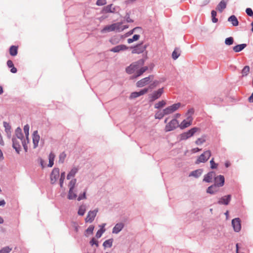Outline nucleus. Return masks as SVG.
Segmentation results:
<instances>
[{
	"label": "nucleus",
	"mask_w": 253,
	"mask_h": 253,
	"mask_svg": "<svg viewBox=\"0 0 253 253\" xmlns=\"http://www.w3.org/2000/svg\"><path fill=\"white\" fill-rule=\"evenodd\" d=\"M54 158L55 155L52 153H50L49 155V164L48 165L49 167H52L53 166L54 164Z\"/></svg>",
	"instance_id": "32"
},
{
	"label": "nucleus",
	"mask_w": 253,
	"mask_h": 253,
	"mask_svg": "<svg viewBox=\"0 0 253 253\" xmlns=\"http://www.w3.org/2000/svg\"><path fill=\"white\" fill-rule=\"evenodd\" d=\"M104 225H105V224L102 226V228L101 229H100L97 232V233L96 234V237L97 238H100L101 236H102L103 233L105 231V229H103Z\"/></svg>",
	"instance_id": "44"
},
{
	"label": "nucleus",
	"mask_w": 253,
	"mask_h": 253,
	"mask_svg": "<svg viewBox=\"0 0 253 253\" xmlns=\"http://www.w3.org/2000/svg\"><path fill=\"white\" fill-rule=\"evenodd\" d=\"M211 156V152L210 150H207L200 155L195 162L196 164H199L201 163L206 162Z\"/></svg>",
	"instance_id": "5"
},
{
	"label": "nucleus",
	"mask_w": 253,
	"mask_h": 253,
	"mask_svg": "<svg viewBox=\"0 0 253 253\" xmlns=\"http://www.w3.org/2000/svg\"><path fill=\"white\" fill-rule=\"evenodd\" d=\"M76 179H73L71 180L68 185V186L69 187V189L73 190L74 188L76 185Z\"/></svg>",
	"instance_id": "41"
},
{
	"label": "nucleus",
	"mask_w": 253,
	"mask_h": 253,
	"mask_svg": "<svg viewBox=\"0 0 253 253\" xmlns=\"http://www.w3.org/2000/svg\"><path fill=\"white\" fill-rule=\"evenodd\" d=\"M178 126V122L175 119H173L168 123L165 128L166 132L174 130Z\"/></svg>",
	"instance_id": "7"
},
{
	"label": "nucleus",
	"mask_w": 253,
	"mask_h": 253,
	"mask_svg": "<svg viewBox=\"0 0 253 253\" xmlns=\"http://www.w3.org/2000/svg\"><path fill=\"white\" fill-rule=\"evenodd\" d=\"M149 90L148 88H145L141 89L139 92H132L129 96L130 99L136 98L140 96L143 95L148 92Z\"/></svg>",
	"instance_id": "11"
},
{
	"label": "nucleus",
	"mask_w": 253,
	"mask_h": 253,
	"mask_svg": "<svg viewBox=\"0 0 253 253\" xmlns=\"http://www.w3.org/2000/svg\"><path fill=\"white\" fill-rule=\"evenodd\" d=\"M215 173L213 171H210L205 175L203 181L206 182H211L213 177H215Z\"/></svg>",
	"instance_id": "18"
},
{
	"label": "nucleus",
	"mask_w": 253,
	"mask_h": 253,
	"mask_svg": "<svg viewBox=\"0 0 253 253\" xmlns=\"http://www.w3.org/2000/svg\"><path fill=\"white\" fill-rule=\"evenodd\" d=\"M90 244L91 246L95 245L97 247L98 246V242L94 238H92V240L90 241Z\"/></svg>",
	"instance_id": "54"
},
{
	"label": "nucleus",
	"mask_w": 253,
	"mask_h": 253,
	"mask_svg": "<svg viewBox=\"0 0 253 253\" xmlns=\"http://www.w3.org/2000/svg\"><path fill=\"white\" fill-rule=\"evenodd\" d=\"M228 21L229 22L231 23L232 25L233 26H237L239 25L238 20L237 17L234 15L230 16L228 18Z\"/></svg>",
	"instance_id": "24"
},
{
	"label": "nucleus",
	"mask_w": 253,
	"mask_h": 253,
	"mask_svg": "<svg viewBox=\"0 0 253 253\" xmlns=\"http://www.w3.org/2000/svg\"><path fill=\"white\" fill-rule=\"evenodd\" d=\"M163 93V88H159L158 90L154 91L149 95L150 101L153 102L161 97Z\"/></svg>",
	"instance_id": "9"
},
{
	"label": "nucleus",
	"mask_w": 253,
	"mask_h": 253,
	"mask_svg": "<svg viewBox=\"0 0 253 253\" xmlns=\"http://www.w3.org/2000/svg\"><path fill=\"white\" fill-rule=\"evenodd\" d=\"M18 52V47L16 46L12 45L10 47L9 53L11 56H16Z\"/></svg>",
	"instance_id": "28"
},
{
	"label": "nucleus",
	"mask_w": 253,
	"mask_h": 253,
	"mask_svg": "<svg viewBox=\"0 0 253 253\" xmlns=\"http://www.w3.org/2000/svg\"><path fill=\"white\" fill-rule=\"evenodd\" d=\"M232 225L234 230L236 232H239L241 228V221L240 218H236L232 220Z\"/></svg>",
	"instance_id": "13"
},
{
	"label": "nucleus",
	"mask_w": 253,
	"mask_h": 253,
	"mask_svg": "<svg viewBox=\"0 0 253 253\" xmlns=\"http://www.w3.org/2000/svg\"><path fill=\"white\" fill-rule=\"evenodd\" d=\"M24 131L25 134L26 138L27 139V143L29 142V126L28 125H26L24 126Z\"/></svg>",
	"instance_id": "36"
},
{
	"label": "nucleus",
	"mask_w": 253,
	"mask_h": 253,
	"mask_svg": "<svg viewBox=\"0 0 253 253\" xmlns=\"http://www.w3.org/2000/svg\"><path fill=\"white\" fill-rule=\"evenodd\" d=\"M4 126L5 128L6 132L8 133L9 132H10V129L11 128L10 126L9 125V124L6 122H4L3 123Z\"/></svg>",
	"instance_id": "52"
},
{
	"label": "nucleus",
	"mask_w": 253,
	"mask_h": 253,
	"mask_svg": "<svg viewBox=\"0 0 253 253\" xmlns=\"http://www.w3.org/2000/svg\"><path fill=\"white\" fill-rule=\"evenodd\" d=\"M145 60L143 59L132 63L126 68V72L129 74L135 73L136 75L134 78L138 77L142 75L148 69L147 66H144L140 68L144 64Z\"/></svg>",
	"instance_id": "1"
},
{
	"label": "nucleus",
	"mask_w": 253,
	"mask_h": 253,
	"mask_svg": "<svg viewBox=\"0 0 253 253\" xmlns=\"http://www.w3.org/2000/svg\"><path fill=\"white\" fill-rule=\"evenodd\" d=\"M226 7V2L224 0H221L219 3L217 5L216 9L219 12H222L223 9Z\"/></svg>",
	"instance_id": "25"
},
{
	"label": "nucleus",
	"mask_w": 253,
	"mask_h": 253,
	"mask_svg": "<svg viewBox=\"0 0 253 253\" xmlns=\"http://www.w3.org/2000/svg\"><path fill=\"white\" fill-rule=\"evenodd\" d=\"M180 106H181L180 103H177L175 104H173L172 105L169 106L164 109V114H165L166 115H168L172 114V113L174 112L177 110H178L180 108Z\"/></svg>",
	"instance_id": "6"
},
{
	"label": "nucleus",
	"mask_w": 253,
	"mask_h": 253,
	"mask_svg": "<svg viewBox=\"0 0 253 253\" xmlns=\"http://www.w3.org/2000/svg\"><path fill=\"white\" fill-rule=\"evenodd\" d=\"M234 42L233 38L232 37H229L226 38L225 41V43L227 45H231L233 44Z\"/></svg>",
	"instance_id": "45"
},
{
	"label": "nucleus",
	"mask_w": 253,
	"mask_h": 253,
	"mask_svg": "<svg viewBox=\"0 0 253 253\" xmlns=\"http://www.w3.org/2000/svg\"><path fill=\"white\" fill-rule=\"evenodd\" d=\"M206 142V138L205 136H202L198 138L195 142V144L197 145H201Z\"/></svg>",
	"instance_id": "37"
},
{
	"label": "nucleus",
	"mask_w": 253,
	"mask_h": 253,
	"mask_svg": "<svg viewBox=\"0 0 253 253\" xmlns=\"http://www.w3.org/2000/svg\"><path fill=\"white\" fill-rule=\"evenodd\" d=\"M59 169L58 168H54L50 174V181L52 184L55 183L57 179L59 177Z\"/></svg>",
	"instance_id": "10"
},
{
	"label": "nucleus",
	"mask_w": 253,
	"mask_h": 253,
	"mask_svg": "<svg viewBox=\"0 0 253 253\" xmlns=\"http://www.w3.org/2000/svg\"><path fill=\"white\" fill-rule=\"evenodd\" d=\"M106 0H97L96 4L98 6H102L106 4Z\"/></svg>",
	"instance_id": "50"
},
{
	"label": "nucleus",
	"mask_w": 253,
	"mask_h": 253,
	"mask_svg": "<svg viewBox=\"0 0 253 253\" xmlns=\"http://www.w3.org/2000/svg\"><path fill=\"white\" fill-rule=\"evenodd\" d=\"M78 171V169L77 168H73L72 169L71 171L69 172V173L68 174L67 178L68 179H70L71 177H74L76 173Z\"/></svg>",
	"instance_id": "33"
},
{
	"label": "nucleus",
	"mask_w": 253,
	"mask_h": 253,
	"mask_svg": "<svg viewBox=\"0 0 253 253\" xmlns=\"http://www.w3.org/2000/svg\"><path fill=\"white\" fill-rule=\"evenodd\" d=\"M85 191H84L83 195H80L78 198V201H80L83 199H85Z\"/></svg>",
	"instance_id": "56"
},
{
	"label": "nucleus",
	"mask_w": 253,
	"mask_h": 253,
	"mask_svg": "<svg viewBox=\"0 0 253 253\" xmlns=\"http://www.w3.org/2000/svg\"><path fill=\"white\" fill-rule=\"evenodd\" d=\"M192 120V118L188 117L187 120H183L179 125H178V126L181 129L187 127L191 125Z\"/></svg>",
	"instance_id": "15"
},
{
	"label": "nucleus",
	"mask_w": 253,
	"mask_h": 253,
	"mask_svg": "<svg viewBox=\"0 0 253 253\" xmlns=\"http://www.w3.org/2000/svg\"><path fill=\"white\" fill-rule=\"evenodd\" d=\"M214 184L217 185L218 187H222L224 184V177L223 175H219L214 177Z\"/></svg>",
	"instance_id": "16"
},
{
	"label": "nucleus",
	"mask_w": 253,
	"mask_h": 253,
	"mask_svg": "<svg viewBox=\"0 0 253 253\" xmlns=\"http://www.w3.org/2000/svg\"><path fill=\"white\" fill-rule=\"evenodd\" d=\"M113 241V239H110L109 240H106L103 244V247L105 248H111L112 246Z\"/></svg>",
	"instance_id": "34"
},
{
	"label": "nucleus",
	"mask_w": 253,
	"mask_h": 253,
	"mask_svg": "<svg viewBox=\"0 0 253 253\" xmlns=\"http://www.w3.org/2000/svg\"><path fill=\"white\" fill-rule=\"evenodd\" d=\"M124 224L122 223H119L116 224L113 229V233L115 234H118L121 231L124 227Z\"/></svg>",
	"instance_id": "22"
},
{
	"label": "nucleus",
	"mask_w": 253,
	"mask_h": 253,
	"mask_svg": "<svg viewBox=\"0 0 253 253\" xmlns=\"http://www.w3.org/2000/svg\"><path fill=\"white\" fill-rule=\"evenodd\" d=\"M140 38L139 35H134L132 38L128 39L127 41L128 43H130L134 41H137Z\"/></svg>",
	"instance_id": "40"
},
{
	"label": "nucleus",
	"mask_w": 253,
	"mask_h": 253,
	"mask_svg": "<svg viewBox=\"0 0 253 253\" xmlns=\"http://www.w3.org/2000/svg\"><path fill=\"white\" fill-rule=\"evenodd\" d=\"M231 196L230 195H228L225 196H223L220 198L218 203L219 204H223L225 205H227L229 204L230 200H231Z\"/></svg>",
	"instance_id": "17"
},
{
	"label": "nucleus",
	"mask_w": 253,
	"mask_h": 253,
	"mask_svg": "<svg viewBox=\"0 0 253 253\" xmlns=\"http://www.w3.org/2000/svg\"><path fill=\"white\" fill-rule=\"evenodd\" d=\"M7 66L9 67V68H11V67H13L14 66V64L13 63V62L10 60H8L7 62Z\"/></svg>",
	"instance_id": "55"
},
{
	"label": "nucleus",
	"mask_w": 253,
	"mask_h": 253,
	"mask_svg": "<svg viewBox=\"0 0 253 253\" xmlns=\"http://www.w3.org/2000/svg\"><path fill=\"white\" fill-rule=\"evenodd\" d=\"M246 12L250 16H252L253 15V11L251 8H247L246 10Z\"/></svg>",
	"instance_id": "53"
},
{
	"label": "nucleus",
	"mask_w": 253,
	"mask_h": 253,
	"mask_svg": "<svg viewBox=\"0 0 253 253\" xmlns=\"http://www.w3.org/2000/svg\"><path fill=\"white\" fill-rule=\"evenodd\" d=\"M166 105V102L165 100H161L160 101H159L158 102L156 103L154 107L156 109H160L161 108H163Z\"/></svg>",
	"instance_id": "31"
},
{
	"label": "nucleus",
	"mask_w": 253,
	"mask_h": 253,
	"mask_svg": "<svg viewBox=\"0 0 253 253\" xmlns=\"http://www.w3.org/2000/svg\"><path fill=\"white\" fill-rule=\"evenodd\" d=\"M145 50V47L141 45H138L134 47L132 51V53L139 54L142 53Z\"/></svg>",
	"instance_id": "23"
},
{
	"label": "nucleus",
	"mask_w": 253,
	"mask_h": 253,
	"mask_svg": "<svg viewBox=\"0 0 253 253\" xmlns=\"http://www.w3.org/2000/svg\"><path fill=\"white\" fill-rule=\"evenodd\" d=\"M211 14L212 17V21L213 23H216L218 21V19L215 17L216 16V12L215 10H212Z\"/></svg>",
	"instance_id": "42"
},
{
	"label": "nucleus",
	"mask_w": 253,
	"mask_h": 253,
	"mask_svg": "<svg viewBox=\"0 0 253 253\" xmlns=\"http://www.w3.org/2000/svg\"><path fill=\"white\" fill-rule=\"evenodd\" d=\"M64 179H63L62 177H60V185L61 187H63V182H64Z\"/></svg>",
	"instance_id": "59"
},
{
	"label": "nucleus",
	"mask_w": 253,
	"mask_h": 253,
	"mask_svg": "<svg viewBox=\"0 0 253 253\" xmlns=\"http://www.w3.org/2000/svg\"><path fill=\"white\" fill-rule=\"evenodd\" d=\"M5 204V202L4 200L0 201V206H4Z\"/></svg>",
	"instance_id": "63"
},
{
	"label": "nucleus",
	"mask_w": 253,
	"mask_h": 253,
	"mask_svg": "<svg viewBox=\"0 0 253 253\" xmlns=\"http://www.w3.org/2000/svg\"><path fill=\"white\" fill-rule=\"evenodd\" d=\"M128 28V25H123L122 22H117L105 26L101 31L102 33L111 32L115 31L116 32H121L125 29Z\"/></svg>",
	"instance_id": "2"
},
{
	"label": "nucleus",
	"mask_w": 253,
	"mask_h": 253,
	"mask_svg": "<svg viewBox=\"0 0 253 253\" xmlns=\"http://www.w3.org/2000/svg\"><path fill=\"white\" fill-rule=\"evenodd\" d=\"M217 185L214 184L208 188L207 192L211 194H213L217 192L219 190Z\"/></svg>",
	"instance_id": "20"
},
{
	"label": "nucleus",
	"mask_w": 253,
	"mask_h": 253,
	"mask_svg": "<svg viewBox=\"0 0 253 253\" xmlns=\"http://www.w3.org/2000/svg\"><path fill=\"white\" fill-rule=\"evenodd\" d=\"M11 250V249L9 248L8 247H5L0 250V253H9Z\"/></svg>",
	"instance_id": "46"
},
{
	"label": "nucleus",
	"mask_w": 253,
	"mask_h": 253,
	"mask_svg": "<svg viewBox=\"0 0 253 253\" xmlns=\"http://www.w3.org/2000/svg\"><path fill=\"white\" fill-rule=\"evenodd\" d=\"M77 197V195L74 193L73 190L69 189V193L68 195V198L69 200H73L76 199Z\"/></svg>",
	"instance_id": "38"
},
{
	"label": "nucleus",
	"mask_w": 253,
	"mask_h": 253,
	"mask_svg": "<svg viewBox=\"0 0 253 253\" xmlns=\"http://www.w3.org/2000/svg\"><path fill=\"white\" fill-rule=\"evenodd\" d=\"M0 144L1 145H4V142L2 140V138L1 136V135L0 134Z\"/></svg>",
	"instance_id": "62"
},
{
	"label": "nucleus",
	"mask_w": 253,
	"mask_h": 253,
	"mask_svg": "<svg viewBox=\"0 0 253 253\" xmlns=\"http://www.w3.org/2000/svg\"><path fill=\"white\" fill-rule=\"evenodd\" d=\"M86 211L85 206L84 205H82L80 207L78 211V214L80 215H83Z\"/></svg>",
	"instance_id": "39"
},
{
	"label": "nucleus",
	"mask_w": 253,
	"mask_h": 253,
	"mask_svg": "<svg viewBox=\"0 0 253 253\" xmlns=\"http://www.w3.org/2000/svg\"><path fill=\"white\" fill-rule=\"evenodd\" d=\"M166 114H164V110H159L157 111L155 115V118L157 119H162Z\"/></svg>",
	"instance_id": "30"
},
{
	"label": "nucleus",
	"mask_w": 253,
	"mask_h": 253,
	"mask_svg": "<svg viewBox=\"0 0 253 253\" xmlns=\"http://www.w3.org/2000/svg\"><path fill=\"white\" fill-rule=\"evenodd\" d=\"M201 150V149H199V148H193L191 150V152L192 153H196Z\"/></svg>",
	"instance_id": "57"
},
{
	"label": "nucleus",
	"mask_w": 253,
	"mask_h": 253,
	"mask_svg": "<svg viewBox=\"0 0 253 253\" xmlns=\"http://www.w3.org/2000/svg\"><path fill=\"white\" fill-rule=\"evenodd\" d=\"M13 137H16V138H23L24 137L22 132V130L20 128L18 127L15 130V136Z\"/></svg>",
	"instance_id": "29"
},
{
	"label": "nucleus",
	"mask_w": 253,
	"mask_h": 253,
	"mask_svg": "<svg viewBox=\"0 0 253 253\" xmlns=\"http://www.w3.org/2000/svg\"><path fill=\"white\" fill-rule=\"evenodd\" d=\"M203 173L202 169H198L192 171L190 174L189 176H194L195 177H199Z\"/></svg>",
	"instance_id": "26"
},
{
	"label": "nucleus",
	"mask_w": 253,
	"mask_h": 253,
	"mask_svg": "<svg viewBox=\"0 0 253 253\" xmlns=\"http://www.w3.org/2000/svg\"><path fill=\"white\" fill-rule=\"evenodd\" d=\"M66 157V155L65 153V152H62L59 155V161L61 162V163H63L65 158Z\"/></svg>",
	"instance_id": "48"
},
{
	"label": "nucleus",
	"mask_w": 253,
	"mask_h": 253,
	"mask_svg": "<svg viewBox=\"0 0 253 253\" xmlns=\"http://www.w3.org/2000/svg\"><path fill=\"white\" fill-rule=\"evenodd\" d=\"M128 47L124 44H121L117 46H115L114 47L111 48L110 51L113 52H119L121 51H124L127 49Z\"/></svg>",
	"instance_id": "19"
},
{
	"label": "nucleus",
	"mask_w": 253,
	"mask_h": 253,
	"mask_svg": "<svg viewBox=\"0 0 253 253\" xmlns=\"http://www.w3.org/2000/svg\"><path fill=\"white\" fill-rule=\"evenodd\" d=\"M13 141V147L15 149V151L17 153H19L20 151L21 150V145H22L24 147V149L25 152H27L28 151V146H27V139H23V138H16V137H13L12 139Z\"/></svg>",
	"instance_id": "3"
},
{
	"label": "nucleus",
	"mask_w": 253,
	"mask_h": 253,
	"mask_svg": "<svg viewBox=\"0 0 253 253\" xmlns=\"http://www.w3.org/2000/svg\"><path fill=\"white\" fill-rule=\"evenodd\" d=\"M249 101L251 102H253V93L252 94L251 96L249 98Z\"/></svg>",
	"instance_id": "61"
},
{
	"label": "nucleus",
	"mask_w": 253,
	"mask_h": 253,
	"mask_svg": "<svg viewBox=\"0 0 253 253\" xmlns=\"http://www.w3.org/2000/svg\"><path fill=\"white\" fill-rule=\"evenodd\" d=\"M200 131V129L197 127H193L189 130L188 131L184 132L179 135L180 140H186L188 138L192 137L197 132Z\"/></svg>",
	"instance_id": "4"
},
{
	"label": "nucleus",
	"mask_w": 253,
	"mask_h": 253,
	"mask_svg": "<svg viewBox=\"0 0 253 253\" xmlns=\"http://www.w3.org/2000/svg\"><path fill=\"white\" fill-rule=\"evenodd\" d=\"M250 72V67L248 66H246L242 70L243 75H247Z\"/></svg>",
	"instance_id": "47"
},
{
	"label": "nucleus",
	"mask_w": 253,
	"mask_h": 253,
	"mask_svg": "<svg viewBox=\"0 0 253 253\" xmlns=\"http://www.w3.org/2000/svg\"><path fill=\"white\" fill-rule=\"evenodd\" d=\"M211 168V169H215L217 168L218 164L215 163L214 161V158H212L210 162Z\"/></svg>",
	"instance_id": "43"
},
{
	"label": "nucleus",
	"mask_w": 253,
	"mask_h": 253,
	"mask_svg": "<svg viewBox=\"0 0 253 253\" xmlns=\"http://www.w3.org/2000/svg\"><path fill=\"white\" fill-rule=\"evenodd\" d=\"M247 46L245 43L237 45L233 47V49L235 52H238L244 49Z\"/></svg>",
	"instance_id": "27"
},
{
	"label": "nucleus",
	"mask_w": 253,
	"mask_h": 253,
	"mask_svg": "<svg viewBox=\"0 0 253 253\" xmlns=\"http://www.w3.org/2000/svg\"><path fill=\"white\" fill-rule=\"evenodd\" d=\"M153 76H149L148 77L144 78L136 83V86L138 87H142L148 84L153 79Z\"/></svg>",
	"instance_id": "8"
},
{
	"label": "nucleus",
	"mask_w": 253,
	"mask_h": 253,
	"mask_svg": "<svg viewBox=\"0 0 253 253\" xmlns=\"http://www.w3.org/2000/svg\"><path fill=\"white\" fill-rule=\"evenodd\" d=\"M180 56V50L178 48H175L172 53V57L174 60L176 59Z\"/></svg>",
	"instance_id": "35"
},
{
	"label": "nucleus",
	"mask_w": 253,
	"mask_h": 253,
	"mask_svg": "<svg viewBox=\"0 0 253 253\" xmlns=\"http://www.w3.org/2000/svg\"><path fill=\"white\" fill-rule=\"evenodd\" d=\"M141 28L140 27H136L133 28L132 30H130L126 34L125 36L128 37L131 35H132L136 30H140Z\"/></svg>",
	"instance_id": "49"
},
{
	"label": "nucleus",
	"mask_w": 253,
	"mask_h": 253,
	"mask_svg": "<svg viewBox=\"0 0 253 253\" xmlns=\"http://www.w3.org/2000/svg\"><path fill=\"white\" fill-rule=\"evenodd\" d=\"M33 148H36L39 144V142L40 139V136L38 134V130H35L33 132L32 134Z\"/></svg>",
	"instance_id": "12"
},
{
	"label": "nucleus",
	"mask_w": 253,
	"mask_h": 253,
	"mask_svg": "<svg viewBox=\"0 0 253 253\" xmlns=\"http://www.w3.org/2000/svg\"><path fill=\"white\" fill-rule=\"evenodd\" d=\"M210 0H205L202 2V5H204L208 4L210 2Z\"/></svg>",
	"instance_id": "60"
},
{
	"label": "nucleus",
	"mask_w": 253,
	"mask_h": 253,
	"mask_svg": "<svg viewBox=\"0 0 253 253\" xmlns=\"http://www.w3.org/2000/svg\"><path fill=\"white\" fill-rule=\"evenodd\" d=\"M230 166V163L228 161H226L225 163V166L226 167V168H228L229 166Z\"/></svg>",
	"instance_id": "64"
},
{
	"label": "nucleus",
	"mask_w": 253,
	"mask_h": 253,
	"mask_svg": "<svg viewBox=\"0 0 253 253\" xmlns=\"http://www.w3.org/2000/svg\"><path fill=\"white\" fill-rule=\"evenodd\" d=\"M10 68H11L10 71L11 73H16L17 72V69L15 67H14V66Z\"/></svg>",
	"instance_id": "58"
},
{
	"label": "nucleus",
	"mask_w": 253,
	"mask_h": 253,
	"mask_svg": "<svg viewBox=\"0 0 253 253\" xmlns=\"http://www.w3.org/2000/svg\"><path fill=\"white\" fill-rule=\"evenodd\" d=\"M94 227L93 225H90L86 230V232L87 234H91L93 233Z\"/></svg>",
	"instance_id": "51"
},
{
	"label": "nucleus",
	"mask_w": 253,
	"mask_h": 253,
	"mask_svg": "<svg viewBox=\"0 0 253 253\" xmlns=\"http://www.w3.org/2000/svg\"><path fill=\"white\" fill-rule=\"evenodd\" d=\"M116 11V8L114 6L113 4H109L103 9V11L104 13H114Z\"/></svg>",
	"instance_id": "21"
},
{
	"label": "nucleus",
	"mask_w": 253,
	"mask_h": 253,
	"mask_svg": "<svg viewBox=\"0 0 253 253\" xmlns=\"http://www.w3.org/2000/svg\"><path fill=\"white\" fill-rule=\"evenodd\" d=\"M97 211V210H95L92 211H89L88 212L87 215L85 219V222L90 223L92 222L94 220L95 216L96 215Z\"/></svg>",
	"instance_id": "14"
}]
</instances>
